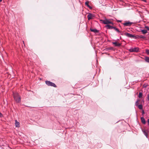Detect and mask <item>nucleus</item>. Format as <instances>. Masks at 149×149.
I'll list each match as a JSON object with an SVG mask.
<instances>
[{
  "instance_id": "nucleus-1",
  "label": "nucleus",
  "mask_w": 149,
  "mask_h": 149,
  "mask_svg": "<svg viewBox=\"0 0 149 149\" xmlns=\"http://www.w3.org/2000/svg\"><path fill=\"white\" fill-rule=\"evenodd\" d=\"M13 97L14 99L17 103H19L20 102L21 97L17 93H13Z\"/></svg>"
},
{
  "instance_id": "nucleus-2",
  "label": "nucleus",
  "mask_w": 149,
  "mask_h": 149,
  "mask_svg": "<svg viewBox=\"0 0 149 149\" xmlns=\"http://www.w3.org/2000/svg\"><path fill=\"white\" fill-rule=\"evenodd\" d=\"M100 21L105 24H112L113 23L111 20L105 19L104 20H100Z\"/></svg>"
},
{
  "instance_id": "nucleus-3",
  "label": "nucleus",
  "mask_w": 149,
  "mask_h": 149,
  "mask_svg": "<svg viewBox=\"0 0 149 149\" xmlns=\"http://www.w3.org/2000/svg\"><path fill=\"white\" fill-rule=\"evenodd\" d=\"M45 83L48 86H52L54 87H56V85L55 84L50 82V81H46Z\"/></svg>"
},
{
  "instance_id": "nucleus-4",
  "label": "nucleus",
  "mask_w": 149,
  "mask_h": 149,
  "mask_svg": "<svg viewBox=\"0 0 149 149\" xmlns=\"http://www.w3.org/2000/svg\"><path fill=\"white\" fill-rule=\"evenodd\" d=\"M131 52H138L139 51V48L138 47H134L130 49Z\"/></svg>"
},
{
  "instance_id": "nucleus-5",
  "label": "nucleus",
  "mask_w": 149,
  "mask_h": 149,
  "mask_svg": "<svg viewBox=\"0 0 149 149\" xmlns=\"http://www.w3.org/2000/svg\"><path fill=\"white\" fill-rule=\"evenodd\" d=\"M132 24V22H126L123 24V25L126 26H130Z\"/></svg>"
},
{
  "instance_id": "nucleus-6",
  "label": "nucleus",
  "mask_w": 149,
  "mask_h": 149,
  "mask_svg": "<svg viewBox=\"0 0 149 149\" xmlns=\"http://www.w3.org/2000/svg\"><path fill=\"white\" fill-rule=\"evenodd\" d=\"M125 35L128 37L131 38H134L135 37L133 35L128 33H125Z\"/></svg>"
},
{
  "instance_id": "nucleus-7",
  "label": "nucleus",
  "mask_w": 149,
  "mask_h": 149,
  "mask_svg": "<svg viewBox=\"0 0 149 149\" xmlns=\"http://www.w3.org/2000/svg\"><path fill=\"white\" fill-rule=\"evenodd\" d=\"M93 17V14L90 13H89L87 16L88 19L89 20L91 19H92Z\"/></svg>"
},
{
  "instance_id": "nucleus-8",
  "label": "nucleus",
  "mask_w": 149,
  "mask_h": 149,
  "mask_svg": "<svg viewBox=\"0 0 149 149\" xmlns=\"http://www.w3.org/2000/svg\"><path fill=\"white\" fill-rule=\"evenodd\" d=\"M142 131L147 138H148V132L146 130H142Z\"/></svg>"
},
{
  "instance_id": "nucleus-9",
  "label": "nucleus",
  "mask_w": 149,
  "mask_h": 149,
  "mask_svg": "<svg viewBox=\"0 0 149 149\" xmlns=\"http://www.w3.org/2000/svg\"><path fill=\"white\" fill-rule=\"evenodd\" d=\"M15 125L16 127H20V123L17 120H15Z\"/></svg>"
},
{
  "instance_id": "nucleus-10",
  "label": "nucleus",
  "mask_w": 149,
  "mask_h": 149,
  "mask_svg": "<svg viewBox=\"0 0 149 149\" xmlns=\"http://www.w3.org/2000/svg\"><path fill=\"white\" fill-rule=\"evenodd\" d=\"M141 122L144 125V124H146V122L145 119L144 118H143V117H141Z\"/></svg>"
},
{
  "instance_id": "nucleus-11",
  "label": "nucleus",
  "mask_w": 149,
  "mask_h": 149,
  "mask_svg": "<svg viewBox=\"0 0 149 149\" xmlns=\"http://www.w3.org/2000/svg\"><path fill=\"white\" fill-rule=\"evenodd\" d=\"M113 44L116 47L119 46L121 44L117 42H113Z\"/></svg>"
},
{
  "instance_id": "nucleus-12",
  "label": "nucleus",
  "mask_w": 149,
  "mask_h": 149,
  "mask_svg": "<svg viewBox=\"0 0 149 149\" xmlns=\"http://www.w3.org/2000/svg\"><path fill=\"white\" fill-rule=\"evenodd\" d=\"M90 30L91 31L93 32L94 33H98V31L96 29H90Z\"/></svg>"
},
{
  "instance_id": "nucleus-13",
  "label": "nucleus",
  "mask_w": 149,
  "mask_h": 149,
  "mask_svg": "<svg viewBox=\"0 0 149 149\" xmlns=\"http://www.w3.org/2000/svg\"><path fill=\"white\" fill-rule=\"evenodd\" d=\"M105 27L107 28V29H112V26H111L109 25H107L105 26Z\"/></svg>"
},
{
  "instance_id": "nucleus-14",
  "label": "nucleus",
  "mask_w": 149,
  "mask_h": 149,
  "mask_svg": "<svg viewBox=\"0 0 149 149\" xmlns=\"http://www.w3.org/2000/svg\"><path fill=\"white\" fill-rule=\"evenodd\" d=\"M145 60L146 62L149 63V57L147 56L145 57Z\"/></svg>"
},
{
  "instance_id": "nucleus-15",
  "label": "nucleus",
  "mask_w": 149,
  "mask_h": 149,
  "mask_svg": "<svg viewBox=\"0 0 149 149\" xmlns=\"http://www.w3.org/2000/svg\"><path fill=\"white\" fill-rule=\"evenodd\" d=\"M141 31L143 34H145L147 33V31L146 30H142Z\"/></svg>"
},
{
  "instance_id": "nucleus-16",
  "label": "nucleus",
  "mask_w": 149,
  "mask_h": 149,
  "mask_svg": "<svg viewBox=\"0 0 149 149\" xmlns=\"http://www.w3.org/2000/svg\"><path fill=\"white\" fill-rule=\"evenodd\" d=\"M138 106V108L140 109H142L143 108V106L142 105L140 104L137 105Z\"/></svg>"
},
{
  "instance_id": "nucleus-17",
  "label": "nucleus",
  "mask_w": 149,
  "mask_h": 149,
  "mask_svg": "<svg viewBox=\"0 0 149 149\" xmlns=\"http://www.w3.org/2000/svg\"><path fill=\"white\" fill-rule=\"evenodd\" d=\"M88 3H89V2L88 1H86L85 3V4L86 6H87L89 8H90V6L88 4Z\"/></svg>"
},
{
  "instance_id": "nucleus-18",
  "label": "nucleus",
  "mask_w": 149,
  "mask_h": 149,
  "mask_svg": "<svg viewBox=\"0 0 149 149\" xmlns=\"http://www.w3.org/2000/svg\"><path fill=\"white\" fill-rule=\"evenodd\" d=\"M142 93H139V98H141L142 97Z\"/></svg>"
},
{
  "instance_id": "nucleus-19",
  "label": "nucleus",
  "mask_w": 149,
  "mask_h": 149,
  "mask_svg": "<svg viewBox=\"0 0 149 149\" xmlns=\"http://www.w3.org/2000/svg\"><path fill=\"white\" fill-rule=\"evenodd\" d=\"M146 53L147 54L149 55V49H146Z\"/></svg>"
},
{
  "instance_id": "nucleus-20",
  "label": "nucleus",
  "mask_w": 149,
  "mask_h": 149,
  "mask_svg": "<svg viewBox=\"0 0 149 149\" xmlns=\"http://www.w3.org/2000/svg\"><path fill=\"white\" fill-rule=\"evenodd\" d=\"M139 100H137V101L136 102V106H137V105H138V104H139V103H138V102H139Z\"/></svg>"
},
{
  "instance_id": "nucleus-21",
  "label": "nucleus",
  "mask_w": 149,
  "mask_h": 149,
  "mask_svg": "<svg viewBox=\"0 0 149 149\" xmlns=\"http://www.w3.org/2000/svg\"><path fill=\"white\" fill-rule=\"evenodd\" d=\"M115 30L116 31H117V32H118V33H120V31H119V29L118 28H117Z\"/></svg>"
},
{
  "instance_id": "nucleus-22",
  "label": "nucleus",
  "mask_w": 149,
  "mask_h": 149,
  "mask_svg": "<svg viewBox=\"0 0 149 149\" xmlns=\"http://www.w3.org/2000/svg\"><path fill=\"white\" fill-rule=\"evenodd\" d=\"M145 28L146 29L148 30L149 31V27L148 26H145Z\"/></svg>"
},
{
  "instance_id": "nucleus-23",
  "label": "nucleus",
  "mask_w": 149,
  "mask_h": 149,
  "mask_svg": "<svg viewBox=\"0 0 149 149\" xmlns=\"http://www.w3.org/2000/svg\"><path fill=\"white\" fill-rule=\"evenodd\" d=\"M144 114V111L143 110L142 111V114L143 115Z\"/></svg>"
},
{
  "instance_id": "nucleus-24",
  "label": "nucleus",
  "mask_w": 149,
  "mask_h": 149,
  "mask_svg": "<svg viewBox=\"0 0 149 149\" xmlns=\"http://www.w3.org/2000/svg\"><path fill=\"white\" fill-rule=\"evenodd\" d=\"M139 37H140V38H144V36H139Z\"/></svg>"
},
{
  "instance_id": "nucleus-25",
  "label": "nucleus",
  "mask_w": 149,
  "mask_h": 149,
  "mask_svg": "<svg viewBox=\"0 0 149 149\" xmlns=\"http://www.w3.org/2000/svg\"><path fill=\"white\" fill-rule=\"evenodd\" d=\"M116 28H116L115 27H114V26H113V27H112V29H114L115 30L116 29Z\"/></svg>"
},
{
  "instance_id": "nucleus-26",
  "label": "nucleus",
  "mask_w": 149,
  "mask_h": 149,
  "mask_svg": "<svg viewBox=\"0 0 149 149\" xmlns=\"http://www.w3.org/2000/svg\"><path fill=\"white\" fill-rule=\"evenodd\" d=\"M122 22L121 20H118L117 21V22Z\"/></svg>"
},
{
  "instance_id": "nucleus-27",
  "label": "nucleus",
  "mask_w": 149,
  "mask_h": 149,
  "mask_svg": "<svg viewBox=\"0 0 149 149\" xmlns=\"http://www.w3.org/2000/svg\"><path fill=\"white\" fill-rule=\"evenodd\" d=\"M2 116L1 113L0 112V117H1Z\"/></svg>"
},
{
  "instance_id": "nucleus-28",
  "label": "nucleus",
  "mask_w": 149,
  "mask_h": 149,
  "mask_svg": "<svg viewBox=\"0 0 149 149\" xmlns=\"http://www.w3.org/2000/svg\"><path fill=\"white\" fill-rule=\"evenodd\" d=\"M148 100H149V94L148 95Z\"/></svg>"
},
{
  "instance_id": "nucleus-29",
  "label": "nucleus",
  "mask_w": 149,
  "mask_h": 149,
  "mask_svg": "<svg viewBox=\"0 0 149 149\" xmlns=\"http://www.w3.org/2000/svg\"><path fill=\"white\" fill-rule=\"evenodd\" d=\"M141 0L144 2H146V0Z\"/></svg>"
},
{
  "instance_id": "nucleus-30",
  "label": "nucleus",
  "mask_w": 149,
  "mask_h": 149,
  "mask_svg": "<svg viewBox=\"0 0 149 149\" xmlns=\"http://www.w3.org/2000/svg\"><path fill=\"white\" fill-rule=\"evenodd\" d=\"M2 0H0V2L2 1Z\"/></svg>"
},
{
  "instance_id": "nucleus-31",
  "label": "nucleus",
  "mask_w": 149,
  "mask_h": 149,
  "mask_svg": "<svg viewBox=\"0 0 149 149\" xmlns=\"http://www.w3.org/2000/svg\"><path fill=\"white\" fill-rule=\"evenodd\" d=\"M23 43H24V41H23Z\"/></svg>"
}]
</instances>
